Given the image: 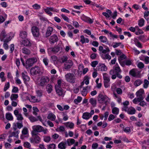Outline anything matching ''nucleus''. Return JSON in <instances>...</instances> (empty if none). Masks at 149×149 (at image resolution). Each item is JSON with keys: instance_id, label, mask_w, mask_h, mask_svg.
<instances>
[{"instance_id": "nucleus-36", "label": "nucleus", "mask_w": 149, "mask_h": 149, "mask_svg": "<svg viewBox=\"0 0 149 149\" xmlns=\"http://www.w3.org/2000/svg\"><path fill=\"white\" fill-rule=\"evenodd\" d=\"M101 56L103 59H107L109 60H110L111 58V56L108 54H102L101 55Z\"/></svg>"}, {"instance_id": "nucleus-4", "label": "nucleus", "mask_w": 149, "mask_h": 149, "mask_svg": "<svg viewBox=\"0 0 149 149\" xmlns=\"http://www.w3.org/2000/svg\"><path fill=\"white\" fill-rule=\"evenodd\" d=\"M65 77L68 82L72 84L75 83V77L73 73H68L65 75Z\"/></svg>"}, {"instance_id": "nucleus-46", "label": "nucleus", "mask_w": 149, "mask_h": 149, "mask_svg": "<svg viewBox=\"0 0 149 149\" xmlns=\"http://www.w3.org/2000/svg\"><path fill=\"white\" fill-rule=\"evenodd\" d=\"M49 7H47L44 10L47 14L49 15L50 16H51L53 14L50 11L51 10H49Z\"/></svg>"}, {"instance_id": "nucleus-2", "label": "nucleus", "mask_w": 149, "mask_h": 149, "mask_svg": "<svg viewBox=\"0 0 149 149\" xmlns=\"http://www.w3.org/2000/svg\"><path fill=\"white\" fill-rule=\"evenodd\" d=\"M104 85L105 88L109 87L110 85V77L107 73L103 74Z\"/></svg>"}, {"instance_id": "nucleus-45", "label": "nucleus", "mask_w": 149, "mask_h": 149, "mask_svg": "<svg viewBox=\"0 0 149 149\" xmlns=\"http://www.w3.org/2000/svg\"><path fill=\"white\" fill-rule=\"evenodd\" d=\"M142 83V81L139 79L135 81L134 85L136 86H138L141 85Z\"/></svg>"}, {"instance_id": "nucleus-8", "label": "nucleus", "mask_w": 149, "mask_h": 149, "mask_svg": "<svg viewBox=\"0 0 149 149\" xmlns=\"http://www.w3.org/2000/svg\"><path fill=\"white\" fill-rule=\"evenodd\" d=\"M98 96L99 98L98 100L100 103L104 102L106 104H107L110 101L109 98L106 95H104L102 94H100Z\"/></svg>"}, {"instance_id": "nucleus-52", "label": "nucleus", "mask_w": 149, "mask_h": 149, "mask_svg": "<svg viewBox=\"0 0 149 149\" xmlns=\"http://www.w3.org/2000/svg\"><path fill=\"white\" fill-rule=\"evenodd\" d=\"M22 134L23 135H28V129L26 127H24L22 131Z\"/></svg>"}, {"instance_id": "nucleus-25", "label": "nucleus", "mask_w": 149, "mask_h": 149, "mask_svg": "<svg viewBox=\"0 0 149 149\" xmlns=\"http://www.w3.org/2000/svg\"><path fill=\"white\" fill-rule=\"evenodd\" d=\"M14 126L13 127V129L14 130H16L17 126L19 129H20L23 126L22 123H19L18 122L15 124L14 123Z\"/></svg>"}, {"instance_id": "nucleus-41", "label": "nucleus", "mask_w": 149, "mask_h": 149, "mask_svg": "<svg viewBox=\"0 0 149 149\" xmlns=\"http://www.w3.org/2000/svg\"><path fill=\"white\" fill-rule=\"evenodd\" d=\"M99 39L100 41L102 42H106L107 41V38L105 36H100L99 37Z\"/></svg>"}, {"instance_id": "nucleus-64", "label": "nucleus", "mask_w": 149, "mask_h": 149, "mask_svg": "<svg viewBox=\"0 0 149 149\" xmlns=\"http://www.w3.org/2000/svg\"><path fill=\"white\" fill-rule=\"evenodd\" d=\"M98 145L97 143H93L92 146V148L93 149H96L98 147Z\"/></svg>"}, {"instance_id": "nucleus-26", "label": "nucleus", "mask_w": 149, "mask_h": 149, "mask_svg": "<svg viewBox=\"0 0 149 149\" xmlns=\"http://www.w3.org/2000/svg\"><path fill=\"white\" fill-rule=\"evenodd\" d=\"M22 78L23 80L24 83L26 84V82L30 80V78L27 75H26L24 73L22 72Z\"/></svg>"}, {"instance_id": "nucleus-40", "label": "nucleus", "mask_w": 149, "mask_h": 149, "mask_svg": "<svg viewBox=\"0 0 149 149\" xmlns=\"http://www.w3.org/2000/svg\"><path fill=\"white\" fill-rule=\"evenodd\" d=\"M22 52L23 53L27 55L29 54L31 52L29 49L26 48H24L22 49Z\"/></svg>"}, {"instance_id": "nucleus-3", "label": "nucleus", "mask_w": 149, "mask_h": 149, "mask_svg": "<svg viewBox=\"0 0 149 149\" xmlns=\"http://www.w3.org/2000/svg\"><path fill=\"white\" fill-rule=\"evenodd\" d=\"M31 32L33 36L35 39L38 38L40 36V29L36 26L32 27L31 29Z\"/></svg>"}, {"instance_id": "nucleus-23", "label": "nucleus", "mask_w": 149, "mask_h": 149, "mask_svg": "<svg viewBox=\"0 0 149 149\" xmlns=\"http://www.w3.org/2000/svg\"><path fill=\"white\" fill-rule=\"evenodd\" d=\"M64 125L67 128L72 129L74 128V124L72 122H68L64 123Z\"/></svg>"}, {"instance_id": "nucleus-51", "label": "nucleus", "mask_w": 149, "mask_h": 149, "mask_svg": "<svg viewBox=\"0 0 149 149\" xmlns=\"http://www.w3.org/2000/svg\"><path fill=\"white\" fill-rule=\"evenodd\" d=\"M24 146L27 148L30 149L31 148V145L29 143L26 142H25L23 144Z\"/></svg>"}, {"instance_id": "nucleus-6", "label": "nucleus", "mask_w": 149, "mask_h": 149, "mask_svg": "<svg viewBox=\"0 0 149 149\" xmlns=\"http://www.w3.org/2000/svg\"><path fill=\"white\" fill-rule=\"evenodd\" d=\"M49 81L48 77L46 76H42L41 78L38 85L40 86L44 87Z\"/></svg>"}, {"instance_id": "nucleus-9", "label": "nucleus", "mask_w": 149, "mask_h": 149, "mask_svg": "<svg viewBox=\"0 0 149 149\" xmlns=\"http://www.w3.org/2000/svg\"><path fill=\"white\" fill-rule=\"evenodd\" d=\"M32 135H35L37 134V132H41L43 127L40 125H35L32 127Z\"/></svg>"}, {"instance_id": "nucleus-55", "label": "nucleus", "mask_w": 149, "mask_h": 149, "mask_svg": "<svg viewBox=\"0 0 149 149\" xmlns=\"http://www.w3.org/2000/svg\"><path fill=\"white\" fill-rule=\"evenodd\" d=\"M36 93L37 96L41 97L42 95V90H38L36 91Z\"/></svg>"}, {"instance_id": "nucleus-24", "label": "nucleus", "mask_w": 149, "mask_h": 149, "mask_svg": "<svg viewBox=\"0 0 149 149\" xmlns=\"http://www.w3.org/2000/svg\"><path fill=\"white\" fill-rule=\"evenodd\" d=\"M75 142V140L71 138L68 139L65 142L66 144H67L69 146H70L73 144Z\"/></svg>"}, {"instance_id": "nucleus-58", "label": "nucleus", "mask_w": 149, "mask_h": 149, "mask_svg": "<svg viewBox=\"0 0 149 149\" xmlns=\"http://www.w3.org/2000/svg\"><path fill=\"white\" fill-rule=\"evenodd\" d=\"M68 60V57L66 56H63L60 59L62 63H64L67 61Z\"/></svg>"}, {"instance_id": "nucleus-10", "label": "nucleus", "mask_w": 149, "mask_h": 149, "mask_svg": "<svg viewBox=\"0 0 149 149\" xmlns=\"http://www.w3.org/2000/svg\"><path fill=\"white\" fill-rule=\"evenodd\" d=\"M32 135V137L29 139L31 143H35L38 144L40 142V138L37 134H36L35 135Z\"/></svg>"}, {"instance_id": "nucleus-63", "label": "nucleus", "mask_w": 149, "mask_h": 149, "mask_svg": "<svg viewBox=\"0 0 149 149\" xmlns=\"http://www.w3.org/2000/svg\"><path fill=\"white\" fill-rule=\"evenodd\" d=\"M113 44H114L113 45V47L114 48H115L116 47H118L120 46V45L121 44V42H114L113 43Z\"/></svg>"}, {"instance_id": "nucleus-19", "label": "nucleus", "mask_w": 149, "mask_h": 149, "mask_svg": "<svg viewBox=\"0 0 149 149\" xmlns=\"http://www.w3.org/2000/svg\"><path fill=\"white\" fill-rule=\"evenodd\" d=\"M56 93L59 96H63L64 93L63 90L61 87L57 86L55 87Z\"/></svg>"}, {"instance_id": "nucleus-60", "label": "nucleus", "mask_w": 149, "mask_h": 149, "mask_svg": "<svg viewBox=\"0 0 149 149\" xmlns=\"http://www.w3.org/2000/svg\"><path fill=\"white\" fill-rule=\"evenodd\" d=\"M142 100H141L140 99H139V98L137 97V98H135L132 101L135 104H136L138 102H140Z\"/></svg>"}, {"instance_id": "nucleus-57", "label": "nucleus", "mask_w": 149, "mask_h": 149, "mask_svg": "<svg viewBox=\"0 0 149 149\" xmlns=\"http://www.w3.org/2000/svg\"><path fill=\"white\" fill-rule=\"evenodd\" d=\"M43 61L45 66L48 65L49 61L47 57L43 59Z\"/></svg>"}, {"instance_id": "nucleus-49", "label": "nucleus", "mask_w": 149, "mask_h": 149, "mask_svg": "<svg viewBox=\"0 0 149 149\" xmlns=\"http://www.w3.org/2000/svg\"><path fill=\"white\" fill-rule=\"evenodd\" d=\"M149 84V81L146 79H145L144 81L143 87L144 88H147L148 87Z\"/></svg>"}, {"instance_id": "nucleus-12", "label": "nucleus", "mask_w": 149, "mask_h": 149, "mask_svg": "<svg viewBox=\"0 0 149 149\" xmlns=\"http://www.w3.org/2000/svg\"><path fill=\"white\" fill-rule=\"evenodd\" d=\"M30 72L31 74L33 75L39 74L41 72L40 68L37 66H35L31 69Z\"/></svg>"}, {"instance_id": "nucleus-1", "label": "nucleus", "mask_w": 149, "mask_h": 149, "mask_svg": "<svg viewBox=\"0 0 149 149\" xmlns=\"http://www.w3.org/2000/svg\"><path fill=\"white\" fill-rule=\"evenodd\" d=\"M121 72V70L120 67L118 65H115L113 67V69L111 70L109 72V74L110 75H112L113 74H116L117 76L119 78L121 79L122 78V76L120 74Z\"/></svg>"}, {"instance_id": "nucleus-31", "label": "nucleus", "mask_w": 149, "mask_h": 149, "mask_svg": "<svg viewBox=\"0 0 149 149\" xmlns=\"http://www.w3.org/2000/svg\"><path fill=\"white\" fill-rule=\"evenodd\" d=\"M80 38L81 40L80 41L82 44H84L85 42L88 43L89 42V40L87 38H85L84 36H81Z\"/></svg>"}, {"instance_id": "nucleus-38", "label": "nucleus", "mask_w": 149, "mask_h": 149, "mask_svg": "<svg viewBox=\"0 0 149 149\" xmlns=\"http://www.w3.org/2000/svg\"><path fill=\"white\" fill-rule=\"evenodd\" d=\"M89 102L93 106L95 107L96 104V100L95 98H91L89 100Z\"/></svg>"}, {"instance_id": "nucleus-21", "label": "nucleus", "mask_w": 149, "mask_h": 149, "mask_svg": "<svg viewBox=\"0 0 149 149\" xmlns=\"http://www.w3.org/2000/svg\"><path fill=\"white\" fill-rule=\"evenodd\" d=\"M15 131L13 132L9 136V138H10L13 136L15 137L18 138L19 137L18 134L19 132V130H16Z\"/></svg>"}, {"instance_id": "nucleus-18", "label": "nucleus", "mask_w": 149, "mask_h": 149, "mask_svg": "<svg viewBox=\"0 0 149 149\" xmlns=\"http://www.w3.org/2000/svg\"><path fill=\"white\" fill-rule=\"evenodd\" d=\"M53 28L50 26L48 27L47 29V31L46 32L45 37L47 38L49 36L52 34V32L53 31Z\"/></svg>"}, {"instance_id": "nucleus-39", "label": "nucleus", "mask_w": 149, "mask_h": 149, "mask_svg": "<svg viewBox=\"0 0 149 149\" xmlns=\"http://www.w3.org/2000/svg\"><path fill=\"white\" fill-rule=\"evenodd\" d=\"M44 141L46 143L49 142L51 140V138L50 136H43Z\"/></svg>"}, {"instance_id": "nucleus-62", "label": "nucleus", "mask_w": 149, "mask_h": 149, "mask_svg": "<svg viewBox=\"0 0 149 149\" xmlns=\"http://www.w3.org/2000/svg\"><path fill=\"white\" fill-rule=\"evenodd\" d=\"M138 67L140 69H142L144 67V65L141 62H139L137 65Z\"/></svg>"}, {"instance_id": "nucleus-7", "label": "nucleus", "mask_w": 149, "mask_h": 149, "mask_svg": "<svg viewBox=\"0 0 149 149\" xmlns=\"http://www.w3.org/2000/svg\"><path fill=\"white\" fill-rule=\"evenodd\" d=\"M37 61V59L36 58H32L27 59L25 64V67L26 68H28L31 67L33 64Z\"/></svg>"}, {"instance_id": "nucleus-61", "label": "nucleus", "mask_w": 149, "mask_h": 149, "mask_svg": "<svg viewBox=\"0 0 149 149\" xmlns=\"http://www.w3.org/2000/svg\"><path fill=\"white\" fill-rule=\"evenodd\" d=\"M98 64V62L97 61H94L91 62V65L93 68L96 67Z\"/></svg>"}, {"instance_id": "nucleus-44", "label": "nucleus", "mask_w": 149, "mask_h": 149, "mask_svg": "<svg viewBox=\"0 0 149 149\" xmlns=\"http://www.w3.org/2000/svg\"><path fill=\"white\" fill-rule=\"evenodd\" d=\"M60 49V47L58 46H56L52 48V51L55 53H56L59 51Z\"/></svg>"}, {"instance_id": "nucleus-43", "label": "nucleus", "mask_w": 149, "mask_h": 149, "mask_svg": "<svg viewBox=\"0 0 149 149\" xmlns=\"http://www.w3.org/2000/svg\"><path fill=\"white\" fill-rule=\"evenodd\" d=\"M82 100V98L80 96H78L77 99H75L74 101V102L76 104H77L80 102Z\"/></svg>"}, {"instance_id": "nucleus-22", "label": "nucleus", "mask_w": 149, "mask_h": 149, "mask_svg": "<svg viewBox=\"0 0 149 149\" xmlns=\"http://www.w3.org/2000/svg\"><path fill=\"white\" fill-rule=\"evenodd\" d=\"M88 88V86H86L83 87L81 89H80L81 93L83 96H85L88 93L87 89Z\"/></svg>"}, {"instance_id": "nucleus-35", "label": "nucleus", "mask_w": 149, "mask_h": 149, "mask_svg": "<svg viewBox=\"0 0 149 149\" xmlns=\"http://www.w3.org/2000/svg\"><path fill=\"white\" fill-rule=\"evenodd\" d=\"M82 17L84 18V20L86 22H89L90 24H92L93 23V20L91 19L89 17H87L84 15H83Z\"/></svg>"}, {"instance_id": "nucleus-34", "label": "nucleus", "mask_w": 149, "mask_h": 149, "mask_svg": "<svg viewBox=\"0 0 149 149\" xmlns=\"http://www.w3.org/2000/svg\"><path fill=\"white\" fill-rule=\"evenodd\" d=\"M19 36L22 38H24L27 37V33L25 31H21Z\"/></svg>"}, {"instance_id": "nucleus-59", "label": "nucleus", "mask_w": 149, "mask_h": 149, "mask_svg": "<svg viewBox=\"0 0 149 149\" xmlns=\"http://www.w3.org/2000/svg\"><path fill=\"white\" fill-rule=\"evenodd\" d=\"M85 78L84 81L85 82V83L86 85H88L89 83V78L88 76H86Z\"/></svg>"}, {"instance_id": "nucleus-37", "label": "nucleus", "mask_w": 149, "mask_h": 149, "mask_svg": "<svg viewBox=\"0 0 149 149\" xmlns=\"http://www.w3.org/2000/svg\"><path fill=\"white\" fill-rule=\"evenodd\" d=\"M46 90L48 93H51L52 90V86L50 84H48L46 86Z\"/></svg>"}, {"instance_id": "nucleus-30", "label": "nucleus", "mask_w": 149, "mask_h": 149, "mask_svg": "<svg viewBox=\"0 0 149 149\" xmlns=\"http://www.w3.org/2000/svg\"><path fill=\"white\" fill-rule=\"evenodd\" d=\"M56 118L55 115L52 113H49L47 117V119L52 121H54L55 120Z\"/></svg>"}, {"instance_id": "nucleus-17", "label": "nucleus", "mask_w": 149, "mask_h": 149, "mask_svg": "<svg viewBox=\"0 0 149 149\" xmlns=\"http://www.w3.org/2000/svg\"><path fill=\"white\" fill-rule=\"evenodd\" d=\"M96 69L99 71H106L107 68L105 65L103 64H99L97 67Z\"/></svg>"}, {"instance_id": "nucleus-20", "label": "nucleus", "mask_w": 149, "mask_h": 149, "mask_svg": "<svg viewBox=\"0 0 149 149\" xmlns=\"http://www.w3.org/2000/svg\"><path fill=\"white\" fill-rule=\"evenodd\" d=\"M21 45H23L25 46H31V43L30 40L28 39L23 40L21 43Z\"/></svg>"}, {"instance_id": "nucleus-16", "label": "nucleus", "mask_w": 149, "mask_h": 149, "mask_svg": "<svg viewBox=\"0 0 149 149\" xmlns=\"http://www.w3.org/2000/svg\"><path fill=\"white\" fill-rule=\"evenodd\" d=\"M14 113L17 117V119L18 120L22 121L24 118L22 116V114L21 113H19V111L17 110H15L14 111Z\"/></svg>"}, {"instance_id": "nucleus-33", "label": "nucleus", "mask_w": 149, "mask_h": 149, "mask_svg": "<svg viewBox=\"0 0 149 149\" xmlns=\"http://www.w3.org/2000/svg\"><path fill=\"white\" fill-rule=\"evenodd\" d=\"M6 118L8 120H12L13 119V116L10 113H8L6 114Z\"/></svg>"}, {"instance_id": "nucleus-5", "label": "nucleus", "mask_w": 149, "mask_h": 149, "mask_svg": "<svg viewBox=\"0 0 149 149\" xmlns=\"http://www.w3.org/2000/svg\"><path fill=\"white\" fill-rule=\"evenodd\" d=\"M0 39L1 41L4 42H8L10 40V38L6 34L5 30L2 31L0 34Z\"/></svg>"}, {"instance_id": "nucleus-54", "label": "nucleus", "mask_w": 149, "mask_h": 149, "mask_svg": "<svg viewBox=\"0 0 149 149\" xmlns=\"http://www.w3.org/2000/svg\"><path fill=\"white\" fill-rule=\"evenodd\" d=\"M61 16L65 21H66L67 22H69V19L65 15L62 14L61 15Z\"/></svg>"}, {"instance_id": "nucleus-11", "label": "nucleus", "mask_w": 149, "mask_h": 149, "mask_svg": "<svg viewBox=\"0 0 149 149\" xmlns=\"http://www.w3.org/2000/svg\"><path fill=\"white\" fill-rule=\"evenodd\" d=\"M140 72L136 69H132L129 72V74L132 76L136 78H140L141 77Z\"/></svg>"}, {"instance_id": "nucleus-53", "label": "nucleus", "mask_w": 149, "mask_h": 149, "mask_svg": "<svg viewBox=\"0 0 149 149\" xmlns=\"http://www.w3.org/2000/svg\"><path fill=\"white\" fill-rule=\"evenodd\" d=\"M29 118L31 121L32 122H36L38 120L36 117L32 116L29 117Z\"/></svg>"}, {"instance_id": "nucleus-47", "label": "nucleus", "mask_w": 149, "mask_h": 149, "mask_svg": "<svg viewBox=\"0 0 149 149\" xmlns=\"http://www.w3.org/2000/svg\"><path fill=\"white\" fill-rule=\"evenodd\" d=\"M18 95L17 94H12L10 98L12 101L15 100L18 97Z\"/></svg>"}, {"instance_id": "nucleus-50", "label": "nucleus", "mask_w": 149, "mask_h": 149, "mask_svg": "<svg viewBox=\"0 0 149 149\" xmlns=\"http://www.w3.org/2000/svg\"><path fill=\"white\" fill-rule=\"evenodd\" d=\"M144 20L142 18L139 20L138 22V25L140 26L141 27L144 25Z\"/></svg>"}, {"instance_id": "nucleus-56", "label": "nucleus", "mask_w": 149, "mask_h": 149, "mask_svg": "<svg viewBox=\"0 0 149 149\" xmlns=\"http://www.w3.org/2000/svg\"><path fill=\"white\" fill-rule=\"evenodd\" d=\"M10 87V83L9 82H7L5 84L3 89V91L5 92Z\"/></svg>"}, {"instance_id": "nucleus-42", "label": "nucleus", "mask_w": 149, "mask_h": 149, "mask_svg": "<svg viewBox=\"0 0 149 149\" xmlns=\"http://www.w3.org/2000/svg\"><path fill=\"white\" fill-rule=\"evenodd\" d=\"M119 110L118 108L116 107H113L112 109V113L114 114L117 115L118 114Z\"/></svg>"}, {"instance_id": "nucleus-15", "label": "nucleus", "mask_w": 149, "mask_h": 149, "mask_svg": "<svg viewBox=\"0 0 149 149\" xmlns=\"http://www.w3.org/2000/svg\"><path fill=\"white\" fill-rule=\"evenodd\" d=\"M49 40L50 44H53L55 42L58 41V38L56 35L54 34L50 36Z\"/></svg>"}, {"instance_id": "nucleus-29", "label": "nucleus", "mask_w": 149, "mask_h": 149, "mask_svg": "<svg viewBox=\"0 0 149 149\" xmlns=\"http://www.w3.org/2000/svg\"><path fill=\"white\" fill-rule=\"evenodd\" d=\"M65 142L62 141L58 145V147L60 149H65L66 148Z\"/></svg>"}, {"instance_id": "nucleus-13", "label": "nucleus", "mask_w": 149, "mask_h": 149, "mask_svg": "<svg viewBox=\"0 0 149 149\" xmlns=\"http://www.w3.org/2000/svg\"><path fill=\"white\" fill-rule=\"evenodd\" d=\"M73 62L72 61L68 60L65 63L64 66L63 68L64 70V69L68 70L71 68L73 65Z\"/></svg>"}, {"instance_id": "nucleus-28", "label": "nucleus", "mask_w": 149, "mask_h": 149, "mask_svg": "<svg viewBox=\"0 0 149 149\" xmlns=\"http://www.w3.org/2000/svg\"><path fill=\"white\" fill-rule=\"evenodd\" d=\"M30 101L32 102H37L40 101V100L38 99L36 96H31V98L29 99Z\"/></svg>"}, {"instance_id": "nucleus-14", "label": "nucleus", "mask_w": 149, "mask_h": 149, "mask_svg": "<svg viewBox=\"0 0 149 149\" xmlns=\"http://www.w3.org/2000/svg\"><path fill=\"white\" fill-rule=\"evenodd\" d=\"M144 91L143 89H140L136 93L137 97L142 100L144 98Z\"/></svg>"}, {"instance_id": "nucleus-48", "label": "nucleus", "mask_w": 149, "mask_h": 149, "mask_svg": "<svg viewBox=\"0 0 149 149\" xmlns=\"http://www.w3.org/2000/svg\"><path fill=\"white\" fill-rule=\"evenodd\" d=\"M47 149H55L56 145L54 143H52L47 145Z\"/></svg>"}, {"instance_id": "nucleus-32", "label": "nucleus", "mask_w": 149, "mask_h": 149, "mask_svg": "<svg viewBox=\"0 0 149 149\" xmlns=\"http://www.w3.org/2000/svg\"><path fill=\"white\" fill-rule=\"evenodd\" d=\"M82 117L84 119L88 120L91 117V116L88 113L85 112L83 114Z\"/></svg>"}, {"instance_id": "nucleus-27", "label": "nucleus", "mask_w": 149, "mask_h": 149, "mask_svg": "<svg viewBox=\"0 0 149 149\" xmlns=\"http://www.w3.org/2000/svg\"><path fill=\"white\" fill-rule=\"evenodd\" d=\"M127 112L128 114L132 115L135 113L136 110L135 108L131 107L128 108Z\"/></svg>"}]
</instances>
